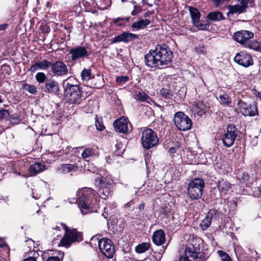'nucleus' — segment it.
I'll return each mask as SVG.
<instances>
[{
  "mask_svg": "<svg viewBox=\"0 0 261 261\" xmlns=\"http://www.w3.org/2000/svg\"><path fill=\"white\" fill-rule=\"evenodd\" d=\"M92 76V70L89 68H84L81 73V79L83 82L90 83Z\"/></svg>",
  "mask_w": 261,
  "mask_h": 261,
  "instance_id": "nucleus-32",
  "label": "nucleus"
},
{
  "mask_svg": "<svg viewBox=\"0 0 261 261\" xmlns=\"http://www.w3.org/2000/svg\"><path fill=\"white\" fill-rule=\"evenodd\" d=\"M95 154L94 149L91 148H87L83 151L82 153V157L87 159L90 157L93 156Z\"/></svg>",
  "mask_w": 261,
  "mask_h": 261,
  "instance_id": "nucleus-37",
  "label": "nucleus"
},
{
  "mask_svg": "<svg viewBox=\"0 0 261 261\" xmlns=\"http://www.w3.org/2000/svg\"><path fill=\"white\" fill-rule=\"evenodd\" d=\"M113 126L115 130L119 133H126L129 130L128 121L124 117L115 120L113 123Z\"/></svg>",
  "mask_w": 261,
  "mask_h": 261,
  "instance_id": "nucleus-20",
  "label": "nucleus"
},
{
  "mask_svg": "<svg viewBox=\"0 0 261 261\" xmlns=\"http://www.w3.org/2000/svg\"><path fill=\"white\" fill-rule=\"evenodd\" d=\"M95 125H96L97 129L99 131H102L105 128V126H103V125L101 122H99L98 121H96Z\"/></svg>",
  "mask_w": 261,
  "mask_h": 261,
  "instance_id": "nucleus-49",
  "label": "nucleus"
},
{
  "mask_svg": "<svg viewBox=\"0 0 261 261\" xmlns=\"http://www.w3.org/2000/svg\"><path fill=\"white\" fill-rule=\"evenodd\" d=\"M7 27H8V24L6 23L0 24V31L4 30L6 29V28Z\"/></svg>",
  "mask_w": 261,
  "mask_h": 261,
  "instance_id": "nucleus-53",
  "label": "nucleus"
},
{
  "mask_svg": "<svg viewBox=\"0 0 261 261\" xmlns=\"http://www.w3.org/2000/svg\"><path fill=\"white\" fill-rule=\"evenodd\" d=\"M142 11L141 8L140 6L135 5L134 7V10L132 11L131 14L133 16H135L138 13H140Z\"/></svg>",
  "mask_w": 261,
  "mask_h": 261,
  "instance_id": "nucleus-47",
  "label": "nucleus"
},
{
  "mask_svg": "<svg viewBox=\"0 0 261 261\" xmlns=\"http://www.w3.org/2000/svg\"><path fill=\"white\" fill-rule=\"evenodd\" d=\"M51 65V62L48 61L46 59H43L41 61L35 62L34 64H32L30 67L29 70L31 72H34L37 70H46Z\"/></svg>",
  "mask_w": 261,
  "mask_h": 261,
  "instance_id": "nucleus-21",
  "label": "nucleus"
},
{
  "mask_svg": "<svg viewBox=\"0 0 261 261\" xmlns=\"http://www.w3.org/2000/svg\"><path fill=\"white\" fill-rule=\"evenodd\" d=\"M170 151L171 153H174L176 152L177 149L175 147H171L170 149Z\"/></svg>",
  "mask_w": 261,
  "mask_h": 261,
  "instance_id": "nucleus-56",
  "label": "nucleus"
},
{
  "mask_svg": "<svg viewBox=\"0 0 261 261\" xmlns=\"http://www.w3.org/2000/svg\"><path fill=\"white\" fill-rule=\"evenodd\" d=\"M96 193L91 188H83L79 190L76 193V199H73L69 202L71 203H78L83 214H86L87 212L84 210H89L92 208L93 199Z\"/></svg>",
  "mask_w": 261,
  "mask_h": 261,
  "instance_id": "nucleus-3",
  "label": "nucleus"
},
{
  "mask_svg": "<svg viewBox=\"0 0 261 261\" xmlns=\"http://www.w3.org/2000/svg\"><path fill=\"white\" fill-rule=\"evenodd\" d=\"M240 112L244 116H253L257 114V108L255 105H249L240 99L238 101Z\"/></svg>",
  "mask_w": 261,
  "mask_h": 261,
  "instance_id": "nucleus-13",
  "label": "nucleus"
},
{
  "mask_svg": "<svg viewBox=\"0 0 261 261\" xmlns=\"http://www.w3.org/2000/svg\"><path fill=\"white\" fill-rule=\"evenodd\" d=\"M175 125L180 130H189L192 126V121L189 117L183 112H177L174 118Z\"/></svg>",
  "mask_w": 261,
  "mask_h": 261,
  "instance_id": "nucleus-10",
  "label": "nucleus"
},
{
  "mask_svg": "<svg viewBox=\"0 0 261 261\" xmlns=\"http://www.w3.org/2000/svg\"><path fill=\"white\" fill-rule=\"evenodd\" d=\"M128 80V77L127 76H120L116 78L117 83L120 85H123Z\"/></svg>",
  "mask_w": 261,
  "mask_h": 261,
  "instance_id": "nucleus-43",
  "label": "nucleus"
},
{
  "mask_svg": "<svg viewBox=\"0 0 261 261\" xmlns=\"http://www.w3.org/2000/svg\"><path fill=\"white\" fill-rule=\"evenodd\" d=\"M23 89L31 94H35L37 92V88L33 85L25 84L23 86Z\"/></svg>",
  "mask_w": 261,
  "mask_h": 261,
  "instance_id": "nucleus-38",
  "label": "nucleus"
},
{
  "mask_svg": "<svg viewBox=\"0 0 261 261\" xmlns=\"http://www.w3.org/2000/svg\"><path fill=\"white\" fill-rule=\"evenodd\" d=\"M144 208V203H141L139 206V208L140 210H143Z\"/></svg>",
  "mask_w": 261,
  "mask_h": 261,
  "instance_id": "nucleus-57",
  "label": "nucleus"
},
{
  "mask_svg": "<svg viewBox=\"0 0 261 261\" xmlns=\"http://www.w3.org/2000/svg\"><path fill=\"white\" fill-rule=\"evenodd\" d=\"M95 184L99 188L98 191L101 198L106 199L112 195L113 185L110 177H98L95 179Z\"/></svg>",
  "mask_w": 261,
  "mask_h": 261,
  "instance_id": "nucleus-6",
  "label": "nucleus"
},
{
  "mask_svg": "<svg viewBox=\"0 0 261 261\" xmlns=\"http://www.w3.org/2000/svg\"><path fill=\"white\" fill-rule=\"evenodd\" d=\"M193 26L195 27L197 31H207L208 30L210 24L209 22L205 23L197 22L196 23H193Z\"/></svg>",
  "mask_w": 261,
  "mask_h": 261,
  "instance_id": "nucleus-36",
  "label": "nucleus"
},
{
  "mask_svg": "<svg viewBox=\"0 0 261 261\" xmlns=\"http://www.w3.org/2000/svg\"><path fill=\"white\" fill-rule=\"evenodd\" d=\"M50 67L51 71L55 76L62 77L67 75L68 73L66 65L61 61L51 63Z\"/></svg>",
  "mask_w": 261,
  "mask_h": 261,
  "instance_id": "nucleus-12",
  "label": "nucleus"
},
{
  "mask_svg": "<svg viewBox=\"0 0 261 261\" xmlns=\"http://www.w3.org/2000/svg\"><path fill=\"white\" fill-rule=\"evenodd\" d=\"M119 20H122V21H124V22H129V20H130V17H122V19H119Z\"/></svg>",
  "mask_w": 261,
  "mask_h": 261,
  "instance_id": "nucleus-54",
  "label": "nucleus"
},
{
  "mask_svg": "<svg viewBox=\"0 0 261 261\" xmlns=\"http://www.w3.org/2000/svg\"><path fill=\"white\" fill-rule=\"evenodd\" d=\"M59 91L60 88L58 82L50 79L46 80L44 85L45 92L58 95Z\"/></svg>",
  "mask_w": 261,
  "mask_h": 261,
  "instance_id": "nucleus-19",
  "label": "nucleus"
},
{
  "mask_svg": "<svg viewBox=\"0 0 261 261\" xmlns=\"http://www.w3.org/2000/svg\"><path fill=\"white\" fill-rule=\"evenodd\" d=\"M239 134V130L233 124L228 125L226 132L223 135L222 140L224 146L230 147L233 145L234 142Z\"/></svg>",
  "mask_w": 261,
  "mask_h": 261,
  "instance_id": "nucleus-9",
  "label": "nucleus"
},
{
  "mask_svg": "<svg viewBox=\"0 0 261 261\" xmlns=\"http://www.w3.org/2000/svg\"><path fill=\"white\" fill-rule=\"evenodd\" d=\"M217 188L221 195H225L231 187V184L224 179H221L217 183Z\"/></svg>",
  "mask_w": 261,
  "mask_h": 261,
  "instance_id": "nucleus-26",
  "label": "nucleus"
},
{
  "mask_svg": "<svg viewBox=\"0 0 261 261\" xmlns=\"http://www.w3.org/2000/svg\"><path fill=\"white\" fill-rule=\"evenodd\" d=\"M204 181L201 178H196L191 181L187 189L188 194L192 199H199L203 192Z\"/></svg>",
  "mask_w": 261,
  "mask_h": 261,
  "instance_id": "nucleus-7",
  "label": "nucleus"
},
{
  "mask_svg": "<svg viewBox=\"0 0 261 261\" xmlns=\"http://www.w3.org/2000/svg\"><path fill=\"white\" fill-rule=\"evenodd\" d=\"M27 244L29 245H34V242L32 239H30L27 241Z\"/></svg>",
  "mask_w": 261,
  "mask_h": 261,
  "instance_id": "nucleus-55",
  "label": "nucleus"
},
{
  "mask_svg": "<svg viewBox=\"0 0 261 261\" xmlns=\"http://www.w3.org/2000/svg\"><path fill=\"white\" fill-rule=\"evenodd\" d=\"M172 58V52L167 45L158 44L145 56V63L150 68H161L169 64Z\"/></svg>",
  "mask_w": 261,
  "mask_h": 261,
  "instance_id": "nucleus-1",
  "label": "nucleus"
},
{
  "mask_svg": "<svg viewBox=\"0 0 261 261\" xmlns=\"http://www.w3.org/2000/svg\"><path fill=\"white\" fill-rule=\"evenodd\" d=\"M206 19L211 21H220L224 19L223 14L219 11H214L208 13Z\"/></svg>",
  "mask_w": 261,
  "mask_h": 261,
  "instance_id": "nucleus-31",
  "label": "nucleus"
},
{
  "mask_svg": "<svg viewBox=\"0 0 261 261\" xmlns=\"http://www.w3.org/2000/svg\"><path fill=\"white\" fill-rule=\"evenodd\" d=\"M245 46L256 51H261V44L257 41L249 40L247 42Z\"/></svg>",
  "mask_w": 261,
  "mask_h": 261,
  "instance_id": "nucleus-33",
  "label": "nucleus"
},
{
  "mask_svg": "<svg viewBox=\"0 0 261 261\" xmlns=\"http://www.w3.org/2000/svg\"><path fill=\"white\" fill-rule=\"evenodd\" d=\"M165 241V234L162 229L155 231L152 235V241L158 246L163 244Z\"/></svg>",
  "mask_w": 261,
  "mask_h": 261,
  "instance_id": "nucleus-23",
  "label": "nucleus"
},
{
  "mask_svg": "<svg viewBox=\"0 0 261 261\" xmlns=\"http://www.w3.org/2000/svg\"><path fill=\"white\" fill-rule=\"evenodd\" d=\"M159 142V138L156 133L150 128L144 130L142 133L141 143L146 149H149L156 146Z\"/></svg>",
  "mask_w": 261,
  "mask_h": 261,
  "instance_id": "nucleus-8",
  "label": "nucleus"
},
{
  "mask_svg": "<svg viewBox=\"0 0 261 261\" xmlns=\"http://www.w3.org/2000/svg\"><path fill=\"white\" fill-rule=\"evenodd\" d=\"M217 253L220 257L221 261H232L231 257L225 252L222 250H218Z\"/></svg>",
  "mask_w": 261,
  "mask_h": 261,
  "instance_id": "nucleus-41",
  "label": "nucleus"
},
{
  "mask_svg": "<svg viewBox=\"0 0 261 261\" xmlns=\"http://www.w3.org/2000/svg\"><path fill=\"white\" fill-rule=\"evenodd\" d=\"M189 11L192 19V23L199 22L201 17V14L199 10L193 7H189Z\"/></svg>",
  "mask_w": 261,
  "mask_h": 261,
  "instance_id": "nucleus-30",
  "label": "nucleus"
},
{
  "mask_svg": "<svg viewBox=\"0 0 261 261\" xmlns=\"http://www.w3.org/2000/svg\"><path fill=\"white\" fill-rule=\"evenodd\" d=\"M139 37L137 35L131 33L124 32L122 34L115 36L111 40V43H116L118 42H123L128 43L138 39Z\"/></svg>",
  "mask_w": 261,
  "mask_h": 261,
  "instance_id": "nucleus-16",
  "label": "nucleus"
},
{
  "mask_svg": "<svg viewBox=\"0 0 261 261\" xmlns=\"http://www.w3.org/2000/svg\"><path fill=\"white\" fill-rule=\"evenodd\" d=\"M29 254L31 255L30 256H29V257H33L34 259H35L39 255L38 251H34V250L30 251V253H29Z\"/></svg>",
  "mask_w": 261,
  "mask_h": 261,
  "instance_id": "nucleus-51",
  "label": "nucleus"
},
{
  "mask_svg": "<svg viewBox=\"0 0 261 261\" xmlns=\"http://www.w3.org/2000/svg\"><path fill=\"white\" fill-rule=\"evenodd\" d=\"M119 19H122V17H117L116 18L113 19V22L114 24H116L117 26L119 27H124L125 25V22H124V21H121L120 20H118Z\"/></svg>",
  "mask_w": 261,
  "mask_h": 261,
  "instance_id": "nucleus-45",
  "label": "nucleus"
},
{
  "mask_svg": "<svg viewBox=\"0 0 261 261\" xmlns=\"http://www.w3.org/2000/svg\"><path fill=\"white\" fill-rule=\"evenodd\" d=\"M45 165L39 162H36L30 165L29 168L30 173L32 175H36L37 174L46 170Z\"/></svg>",
  "mask_w": 261,
  "mask_h": 261,
  "instance_id": "nucleus-25",
  "label": "nucleus"
},
{
  "mask_svg": "<svg viewBox=\"0 0 261 261\" xmlns=\"http://www.w3.org/2000/svg\"><path fill=\"white\" fill-rule=\"evenodd\" d=\"M61 227L65 230V233L60 240V246L68 248L73 243L83 241V233L81 232L78 231L76 229H68L67 226L63 223H60V225H57L53 228L60 230Z\"/></svg>",
  "mask_w": 261,
  "mask_h": 261,
  "instance_id": "nucleus-4",
  "label": "nucleus"
},
{
  "mask_svg": "<svg viewBox=\"0 0 261 261\" xmlns=\"http://www.w3.org/2000/svg\"><path fill=\"white\" fill-rule=\"evenodd\" d=\"M215 211L214 210H210L204 219L200 223V227L202 230L207 229L211 224L212 219L213 216L215 214Z\"/></svg>",
  "mask_w": 261,
  "mask_h": 261,
  "instance_id": "nucleus-28",
  "label": "nucleus"
},
{
  "mask_svg": "<svg viewBox=\"0 0 261 261\" xmlns=\"http://www.w3.org/2000/svg\"><path fill=\"white\" fill-rule=\"evenodd\" d=\"M259 192L261 193V184H260V187L259 188Z\"/></svg>",
  "mask_w": 261,
  "mask_h": 261,
  "instance_id": "nucleus-63",
  "label": "nucleus"
},
{
  "mask_svg": "<svg viewBox=\"0 0 261 261\" xmlns=\"http://www.w3.org/2000/svg\"><path fill=\"white\" fill-rule=\"evenodd\" d=\"M132 201H130L125 204V206H129L132 204Z\"/></svg>",
  "mask_w": 261,
  "mask_h": 261,
  "instance_id": "nucleus-60",
  "label": "nucleus"
},
{
  "mask_svg": "<svg viewBox=\"0 0 261 261\" xmlns=\"http://www.w3.org/2000/svg\"><path fill=\"white\" fill-rule=\"evenodd\" d=\"M46 261H60V258L57 256H52L48 257Z\"/></svg>",
  "mask_w": 261,
  "mask_h": 261,
  "instance_id": "nucleus-52",
  "label": "nucleus"
},
{
  "mask_svg": "<svg viewBox=\"0 0 261 261\" xmlns=\"http://www.w3.org/2000/svg\"><path fill=\"white\" fill-rule=\"evenodd\" d=\"M200 238H193L185 247L184 253L180 255V261H194L200 252Z\"/></svg>",
  "mask_w": 261,
  "mask_h": 261,
  "instance_id": "nucleus-5",
  "label": "nucleus"
},
{
  "mask_svg": "<svg viewBox=\"0 0 261 261\" xmlns=\"http://www.w3.org/2000/svg\"><path fill=\"white\" fill-rule=\"evenodd\" d=\"M135 98L138 101H147L150 98L144 92L139 91L135 95Z\"/></svg>",
  "mask_w": 261,
  "mask_h": 261,
  "instance_id": "nucleus-35",
  "label": "nucleus"
},
{
  "mask_svg": "<svg viewBox=\"0 0 261 261\" xmlns=\"http://www.w3.org/2000/svg\"><path fill=\"white\" fill-rule=\"evenodd\" d=\"M10 121L13 124H18L20 122L19 116L17 114L12 115L10 117Z\"/></svg>",
  "mask_w": 261,
  "mask_h": 261,
  "instance_id": "nucleus-48",
  "label": "nucleus"
},
{
  "mask_svg": "<svg viewBox=\"0 0 261 261\" xmlns=\"http://www.w3.org/2000/svg\"><path fill=\"white\" fill-rule=\"evenodd\" d=\"M78 169L76 165L74 164H63L59 167L57 172L59 174H67L70 172H74Z\"/></svg>",
  "mask_w": 261,
  "mask_h": 261,
  "instance_id": "nucleus-24",
  "label": "nucleus"
},
{
  "mask_svg": "<svg viewBox=\"0 0 261 261\" xmlns=\"http://www.w3.org/2000/svg\"><path fill=\"white\" fill-rule=\"evenodd\" d=\"M254 34L252 32L246 30H242L234 34V39L241 44L245 45L249 40L253 38Z\"/></svg>",
  "mask_w": 261,
  "mask_h": 261,
  "instance_id": "nucleus-17",
  "label": "nucleus"
},
{
  "mask_svg": "<svg viewBox=\"0 0 261 261\" xmlns=\"http://www.w3.org/2000/svg\"><path fill=\"white\" fill-rule=\"evenodd\" d=\"M3 102L2 98H1V96L0 95V103H2Z\"/></svg>",
  "mask_w": 261,
  "mask_h": 261,
  "instance_id": "nucleus-62",
  "label": "nucleus"
},
{
  "mask_svg": "<svg viewBox=\"0 0 261 261\" xmlns=\"http://www.w3.org/2000/svg\"><path fill=\"white\" fill-rule=\"evenodd\" d=\"M103 79L100 75H93L89 83L90 87L93 88H100L103 86Z\"/></svg>",
  "mask_w": 261,
  "mask_h": 261,
  "instance_id": "nucleus-27",
  "label": "nucleus"
},
{
  "mask_svg": "<svg viewBox=\"0 0 261 261\" xmlns=\"http://www.w3.org/2000/svg\"><path fill=\"white\" fill-rule=\"evenodd\" d=\"M96 201H95L94 202L93 201V204L92 205V208L94 207V208H95V206H94L95 205V203H96Z\"/></svg>",
  "mask_w": 261,
  "mask_h": 261,
  "instance_id": "nucleus-61",
  "label": "nucleus"
},
{
  "mask_svg": "<svg viewBox=\"0 0 261 261\" xmlns=\"http://www.w3.org/2000/svg\"><path fill=\"white\" fill-rule=\"evenodd\" d=\"M9 115V112L6 109L0 110V120H2L7 117Z\"/></svg>",
  "mask_w": 261,
  "mask_h": 261,
  "instance_id": "nucleus-46",
  "label": "nucleus"
},
{
  "mask_svg": "<svg viewBox=\"0 0 261 261\" xmlns=\"http://www.w3.org/2000/svg\"><path fill=\"white\" fill-rule=\"evenodd\" d=\"M65 98L72 105H79L83 99L81 88L73 78L69 77L63 81Z\"/></svg>",
  "mask_w": 261,
  "mask_h": 261,
  "instance_id": "nucleus-2",
  "label": "nucleus"
},
{
  "mask_svg": "<svg viewBox=\"0 0 261 261\" xmlns=\"http://www.w3.org/2000/svg\"><path fill=\"white\" fill-rule=\"evenodd\" d=\"M46 76L45 74L42 72H38L35 75V80L37 81L38 83L39 84L43 83L46 82Z\"/></svg>",
  "mask_w": 261,
  "mask_h": 261,
  "instance_id": "nucleus-40",
  "label": "nucleus"
},
{
  "mask_svg": "<svg viewBox=\"0 0 261 261\" xmlns=\"http://www.w3.org/2000/svg\"><path fill=\"white\" fill-rule=\"evenodd\" d=\"M207 110V107L201 101L195 102L192 108V112L198 116H201L205 114Z\"/></svg>",
  "mask_w": 261,
  "mask_h": 261,
  "instance_id": "nucleus-22",
  "label": "nucleus"
},
{
  "mask_svg": "<svg viewBox=\"0 0 261 261\" xmlns=\"http://www.w3.org/2000/svg\"><path fill=\"white\" fill-rule=\"evenodd\" d=\"M213 2L214 5L216 7H219V6L223 4L227 0H212Z\"/></svg>",
  "mask_w": 261,
  "mask_h": 261,
  "instance_id": "nucleus-50",
  "label": "nucleus"
},
{
  "mask_svg": "<svg viewBox=\"0 0 261 261\" xmlns=\"http://www.w3.org/2000/svg\"><path fill=\"white\" fill-rule=\"evenodd\" d=\"M234 61L238 64L248 67L253 64L252 57L246 51L238 53L234 58Z\"/></svg>",
  "mask_w": 261,
  "mask_h": 261,
  "instance_id": "nucleus-14",
  "label": "nucleus"
},
{
  "mask_svg": "<svg viewBox=\"0 0 261 261\" xmlns=\"http://www.w3.org/2000/svg\"><path fill=\"white\" fill-rule=\"evenodd\" d=\"M219 99L220 100V102L223 105L228 106L231 102L228 95L226 94L220 95Z\"/></svg>",
  "mask_w": 261,
  "mask_h": 261,
  "instance_id": "nucleus-42",
  "label": "nucleus"
},
{
  "mask_svg": "<svg viewBox=\"0 0 261 261\" xmlns=\"http://www.w3.org/2000/svg\"><path fill=\"white\" fill-rule=\"evenodd\" d=\"M17 174H18V175H20V172H18V173H17Z\"/></svg>",
  "mask_w": 261,
  "mask_h": 261,
  "instance_id": "nucleus-64",
  "label": "nucleus"
},
{
  "mask_svg": "<svg viewBox=\"0 0 261 261\" xmlns=\"http://www.w3.org/2000/svg\"><path fill=\"white\" fill-rule=\"evenodd\" d=\"M98 247L101 253L107 258H111L115 253V246L110 239L102 238L98 241Z\"/></svg>",
  "mask_w": 261,
  "mask_h": 261,
  "instance_id": "nucleus-11",
  "label": "nucleus"
},
{
  "mask_svg": "<svg viewBox=\"0 0 261 261\" xmlns=\"http://www.w3.org/2000/svg\"><path fill=\"white\" fill-rule=\"evenodd\" d=\"M150 23V20L148 19H141L138 21L134 22L132 25L133 30L143 29Z\"/></svg>",
  "mask_w": 261,
  "mask_h": 261,
  "instance_id": "nucleus-29",
  "label": "nucleus"
},
{
  "mask_svg": "<svg viewBox=\"0 0 261 261\" xmlns=\"http://www.w3.org/2000/svg\"><path fill=\"white\" fill-rule=\"evenodd\" d=\"M247 8V2L246 0H238L236 5L228 6V13L231 14L243 13L246 11Z\"/></svg>",
  "mask_w": 261,
  "mask_h": 261,
  "instance_id": "nucleus-18",
  "label": "nucleus"
},
{
  "mask_svg": "<svg viewBox=\"0 0 261 261\" xmlns=\"http://www.w3.org/2000/svg\"><path fill=\"white\" fill-rule=\"evenodd\" d=\"M4 244L5 243L4 241L2 239H0V247H3L4 245Z\"/></svg>",
  "mask_w": 261,
  "mask_h": 261,
  "instance_id": "nucleus-58",
  "label": "nucleus"
},
{
  "mask_svg": "<svg viewBox=\"0 0 261 261\" xmlns=\"http://www.w3.org/2000/svg\"><path fill=\"white\" fill-rule=\"evenodd\" d=\"M194 50L196 53L199 54L205 55L206 54V50L203 45L195 47Z\"/></svg>",
  "mask_w": 261,
  "mask_h": 261,
  "instance_id": "nucleus-44",
  "label": "nucleus"
},
{
  "mask_svg": "<svg viewBox=\"0 0 261 261\" xmlns=\"http://www.w3.org/2000/svg\"><path fill=\"white\" fill-rule=\"evenodd\" d=\"M160 94L165 98H171L173 96V92L166 88H162L160 90Z\"/></svg>",
  "mask_w": 261,
  "mask_h": 261,
  "instance_id": "nucleus-39",
  "label": "nucleus"
},
{
  "mask_svg": "<svg viewBox=\"0 0 261 261\" xmlns=\"http://www.w3.org/2000/svg\"><path fill=\"white\" fill-rule=\"evenodd\" d=\"M69 54L71 55L72 61H76L87 57L90 55V51L84 46H77L71 49L69 51Z\"/></svg>",
  "mask_w": 261,
  "mask_h": 261,
  "instance_id": "nucleus-15",
  "label": "nucleus"
},
{
  "mask_svg": "<svg viewBox=\"0 0 261 261\" xmlns=\"http://www.w3.org/2000/svg\"><path fill=\"white\" fill-rule=\"evenodd\" d=\"M98 240V238L97 237V236H93L92 238H91V240L93 241V240Z\"/></svg>",
  "mask_w": 261,
  "mask_h": 261,
  "instance_id": "nucleus-59",
  "label": "nucleus"
},
{
  "mask_svg": "<svg viewBox=\"0 0 261 261\" xmlns=\"http://www.w3.org/2000/svg\"><path fill=\"white\" fill-rule=\"evenodd\" d=\"M150 247V244L148 243H143L138 245L135 248L136 251L138 253H142L148 250Z\"/></svg>",
  "mask_w": 261,
  "mask_h": 261,
  "instance_id": "nucleus-34",
  "label": "nucleus"
}]
</instances>
